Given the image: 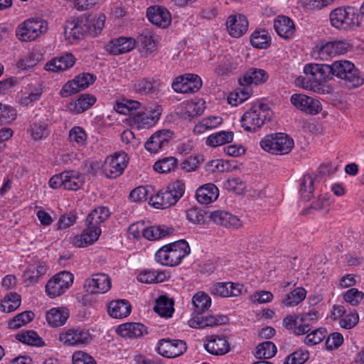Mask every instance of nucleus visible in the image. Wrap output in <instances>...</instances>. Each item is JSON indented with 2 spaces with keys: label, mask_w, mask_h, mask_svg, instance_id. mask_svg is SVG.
<instances>
[{
  "label": "nucleus",
  "mask_w": 364,
  "mask_h": 364,
  "mask_svg": "<svg viewBox=\"0 0 364 364\" xmlns=\"http://www.w3.org/2000/svg\"><path fill=\"white\" fill-rule=\"evenodd\" d=\"M191 252L188 243L180 240L164 245L155 254V260L164 266L175 267Z\"/></svg>",
  "instance_id": "f257e3e1"
},
{
  "label": "nucleus",
  "mask_w": 364,
  "mask_h": 364,
  "mask_svg": "<svg viewBox=\"0 0 364 364\" xmlns=\"http://www.w3.org/2000/svg\"><path fill=\"white\" fill-rule=\"evenodd\" d=\"M332 75L344 81L349 89H353L362 85L364 79L355 65L347 60H338L331 64Z\"/></svg>",
  "instance_id": "f03ea898"
},
{
  "label": "nucleus",
  "mask_w": 364,
  "mask_h": 364,
  "mask_svg": "<svg viewBox=\"0 0 364 364\" xmlns=\"http://www.w3.org/2000/svg\"><path fill=\"white\" fill-rule=\"evenodd\" d=\"M260 146L272 154H287L294 147V140L284 133H275L265 136L260 141Z\"/></svg>",
  "instance_id": "7ed1b4c3"
},
{
  "label": "nucleus",
  "mask_w": 364,
  "mask_h": 364,
  "mask_svg": "<svg viewBox=\"0 0 364 364\" xmlns=\"http://www.w3.org/2000/svg\"><path fill=\"white\" fill-rule=\"evenodd\" d=\"M185 184L177 181L173 183L171 188L160 191L149 198V204L158 209H166L174 204L183 196Z\"/></svg>",
  "instance_id": "20e7f679"
},
{
  "label": "nucleus",
  "mask_w": 364,
  "mask_h": 364,
  "mask_svg": "<svg viewBox=\"0 0 364 364\" xmlns=\"http://www.w3.org/2000/svg\"><path fill=\"white\" fill-rule=\"evenodd\" d=\"M48 29V23L46 21L32 18L24 21L18 26L16 35L21 41H31L46 33Z\"/></svg>",
  "instance_id": "39448f33"
},
{
  "label": "nucleus",
  "mask_w": 364,
  "mask_h": 364,
  "mask_svg": "<svg viewBox=\"0 0 364 364\" xmlns=\"http://www.w3.org/2000/svg\"><path fill=\"white\" fill-rule=\"evenodd\" d=\"M269 117V109L266 105H255L242 116V127L246 131L255 132Z\"/></svg>",
  "instance_id": "423d86ee"
},
{
  "label": "nucleus",
  "mask_w": 364,
  "mask_h": 364,
  "mask_svg": "<svg viewBox=\"0 0 364 364\" xmlns=\"http://www.w3.org/2000/svg\"><path fill=\"white\" fill-rule=\"evenodd\" d=\"M162 108L156 105L144 111L132 113L129 117L130 125L138 129H149L155 126L161 118Z\"/></svg>",
  "instance_id": "0eeeda50"
},
{
  "label": "nucleus",
  "mask_w": 364,
  "mask_h": 364,
  "mask_svg": "<svg viewBox=\"0 0 364 364\" xmlns=\"http://www.w3.org/2000/svg\"><path fill=\"white\" fill-rule=\"evenodd\" d=\"M331 25L338 29H348L360 25L358 14L354 8L339 7L330 14Z\"/></svg>",
  "instance_id": "6e6552de"
},
{
  "label": "nucleus",
  "mask_w": 364,
  "mask_h": 364,
  "mask_svg": "<svg viewBox=\"0 0 364 364\" xmlns=\"http://www.w3.org/2000/svg\"><path fill=\"white\" fill-rule=\"evenodd\" d=\"M73 275L67 271L54 275L47 282L46 291L50 298H55L64 294L73 283Z\"/></svg>",
  "instance_id": "1a4fd4ad"
},
{
  "label": "nucleus",
  "mask_w": 364,
  "mask_h": 364,
  "mask_svg": "<svg viewBox=\"0 0 364 364\" xmlns=\"http://www.w3.org/2000/svg\"><path fill=\"white\" fill-rule=\"evenodd\" d=\"M129 162L125 152H117L108 156L102 166V172L107 178H116L121 176Z\"/></svg>",
  "instance_id": "9d476101"
},
{
  "label": "nucleus",
  "mask_w": 364,
  "mask_h": 364,
  "mask_svg": "<svg viewBox=\"0 0 364 364\" xmlns=\"http://www.w3.org/2000/svg\"><path fill=\"white\" fill-rule=\"evenodd\" d=\"M96 76L89 73H83L76 76L73 80L66 82L60 90V94L63 97H67L86 89L93 84Z\"/></svg>",
  "instance_id": "9b49d317"
},
{
  "label": "nucleus",
  "mask_w": 364,
  "mask_h": 364,
  "mask_svg": "<svg viewBox=\"0 0 364 364\" xmlns=\"http://www.w3.org/2000/svg\"><path fill=\"white\" fill-rule=\"evenodd\" d=\"M92 339L87 330L80 328H72L59 334V341L68 346L87 345Z\"/></svg>",
  "instance_id": "f8f14e48"
},
{
  "label": "nucleus",
  "mask_w": 364,
  "mask_h": 364,
  "mask_svg": "<svg viewBox=\"0 0 364 364\" xmlns=\"http://www.w3.org/2000/svg\"><path fill=\"white\" fill-rule=\"evenodd\" d=\"M202 87L201 78L196 74H185L176 77L172 82V88L178 93H193Z\"/></svg>",
  "instance_id": "ddd939ff"
},
{
  "label": "nucleus",
  "mask_w": 364,
  "mask_h": 364,
  "mask_svg": "<svg viewBox=\"0 0 364 364\" xmlns=\"http://www.w3.org/2000/svg\"><path fill=\"white\" fill-rule=\"evenodd\" d=\"M112 287V280L109 275L104 273L92 274L85 279L84 288L90 294H105Z\"/></svg>",
  "instance_id": "4468645a"
},
{
  "label": "nucleus",
  "mask_w": 364,
  "mask_h": 364,
  "mask_svg": "<svg viewBox=\"0 0 364 364\" xmlns=\"http://www.w3.org/2000/svg\"><path fill=\"white\" fill-rule=\"evenodd\" d=\"M290 102L297 109L309 114H317L322 109L321 102L305 94H294L290 97Z\"/></svg>",
  "instance_id": "2eb2a0df"
},
{
  "label": "nucleus",
  "mask_w": 364,
  "mask_h": 364,
  "mask_svg": "<svg viewBox=\"0 0 364 364\" xmlns=\"http://www.w3.org/2000/svg\"><path fill=\"white\" fill-rule=\"evenodd\" d=\"M174 133L171 129H161L154 132L146 141L145 149L150 153H158L167 147Z\"/></svg>",
  "instance_id": "dca6fc26"
},
{
  "label": "nucleus",
  "mask_w": 364,
  "mask_h": 364,
  "mask_svg": "<svg viewBox=\"0 0 364 364\" xmlns=\"http://www.w3.org/2000/svg\"><path fill=\"white\" fill-rule=\"evenodd\" d=\"M352 49V45L347 41H329L318 48V58L323 60L336 55H343Z\"/></svg>",
  "instance_id": "f3484780"
},
{
  "label": "nucleus",
  "mask_w": 364,
  "mask_h": 364,
  "mask_svg": "<svg viewBox=\"0 0 364 364\" xmlns=\"http://www.w3.org/2000/svg\"><path fill=\"white\" fill-rule=\"evenodd\" d=\"M187 349L182 340L161 339L158 343L156 351L166 358H176L182 355Z\"/></svg>",
  "instance_id": "a211bd4d"
},
{
  "label": "nucleus",
  "mask_w": 364,
  "mask_h": 364,
  "mask_svg": "<svg viewBox=\"0 0 364 364\" xmlns=\"http://www.w3.org/2000/svg\"><path fill=\"white\" fill-rule=\"evenodd\" d=\"M149 21L158 27L166 28L171 23V16L169 11L162 6H149L146 11Z\"/></svg>",
  "instance_id": "6ab92c4d"
},
{
  "label": "nucleus",
  "mask_w": 364,
  "mask_h": 364,
  "mask_svg": "<svg viewBox=\"0 0 364 364\" xmlns=\"http://www.w3.org/2000/svg\"><path fill=\"white\" fill-rule=\"evenodd\" d=\"M209 218L215 224L227 228L237 229L242 225V222L239 217L225 210L213 211Z\"/></svg>",
  "instance_id": "aec40b11"
},
{
  "label": "nucleus",
  "mask_w": 364,
  "mask_h": 364,
  "mask_svg": "<svg viewBox=\"0 0 364 364\" xmlns=\"http://www.w3.org/2000/svg\"><path fill=\"white\" fill-rule=\"evenodd\" d=\"M136 46V41L132 37L121 36L109 41L106 46V50L114 55L129 53Z\"/></svg>",
  "instance_id": "412c9836"
},
{
  "label": "nucleus",
  "mask_w": 364,
  "mask_h": 364,
  "mask_svg": "<svg viewBox=\"0 0 364 364\" xmlns=\"http://www.w3.org/2000/svg\"><path fill=\"white\" fill-rule=\"evenodd\" d=\"M304 73L321 84L331 78L332 75L331 64L309 63L304 66Z\"/></svg>",
  "instance_id": "4be33fe9"
},
{
  "label": "nucleus",
  "mask_w": 364,
  "mask_h": 364,
  "mask_svg": "<svg viewBox=\"0 0 364 364\" xmlns=\"http://www.w3.org/2000/svg\"><path fill=\"white\" fill-rule=\"evenodd\" d=\"M86 33V24L82 19L69 20L64 24L65 37L72 43L83 38Z\"/></svg>",
  "instance_id": "5701e85b"
},
{
  "label": "nucleus",
  "mask_w": 364,
  "mask_h": 364,
  "mask_svg": "<svg viewBox=\"0 0 364 364\" xmlns=\"http://www.w3.org/2000/svg\"><path fill=\"white\" fill-rule=\"evenodd\" d=\"M28 132L34 141H41L46 139L50 134L48 119L46 116L36 115Z\"/></svg>",
  "instance_id": "b1692460"
},
{
  "label": "nucleus",
  "mask_w": 364,
  "mask_h": 364,
  "mask_svg": "<svg viewBox=\"0 0 364 364\" xmlns=\"http://www.w3.org/2000/svg\"><path fill=\"white\" fill-rule=\"evenodd\" d=\"M204 348L209 353L215 355H223L230 351V346L225 337L215 335L206 338Z\"/></svg>",
  "instance_id": "393cba45"
},
{
  "label": "nucleus",
  "mask_w": 364,
  "mask_h": 364,
  "mask_svg": "<svg viewBox=\"0 0 364 364\" xmlns=\"http://www.w3.org/2000/svg\"><path fill=\"white\" fill-rule=\"evenodd\" d=\"M226 25L229 34L233 38L241 37L248 29V21L242 14L229 16Z\"/></svg>",
  "instance_id": "a878e982"
},
{
  "label": "nucleus",
  "mask_w": 364,
  "mask_h": 364,
  "mask_svg": "<svg viewBox=\"0 0 364 364\" xmlns=\"http://www.w3.org/2000/svg\"><path fill=\"white\" fill-rule=\"evenodd\" d=\"M86 228L80 235L73 238V244L77 247H83L95 242L101 235L100 228L86 225Z\"/></svg>",
  "instance_id": "bb28decb"
},
{
  "label": "nucleus",
  "mask_w": 364,
  "mask_h": 364,
  "mask_svg": "<svg viewBox=\"0 0 364 364\" xmlns=\"http://www.w3.org/2000/svg\"><path fill=\"white\" fill-rule=\"evenodd\" d=\"M243 285L232 282H218L212 287L213 294L221 297L238 296L242 294Z\"/></svg>",
  "instance_id": "cd10ccee"
},
{
  "label": "nucleus",
  "mask_w": 364,
  "mask_h": 364,
  "mask_svg": "<svg viewBox=\"0 0 364 364\" xmlns=\"http://www.w3.org/2000/svg\"><path fill=\"white\" fill-rule=\"evenodd\" d=\"M228 318L224 315H209L205 316H196L188 321L191 328H203L208 326H215L225 324Z\"/></svg>",
  "instance_id": "c85d7f7f"
},
{
  "label": "nucleus",
  "mask_w": 364,
  "mask_h": 364,
  "mask_svg": "<svg viewBox=\"0 0 364 364\" xmlns=\"http://www.w3.org/2000/svg\"><path fill=\"white\" fill-rule=\"evenodd\" d=\"M48 267L43 262H38L28 266L23 272V283L31 286L36 282L47 273Z\"/></svg>",
  "instance_id": "c756f323"
},
{
  "label": "nucleus",
  "mask_w": 364,
  "mask_h": 364,
  "mask_svg": "<svg viewBox=\"0 0 364 364\" xmlns=\"http://www.w3.org/2000/svg\"><path fill=\"white\" fill-rule=\"evenodd\" d=\"M219 196V189L211 183L200 186L196 191V198L200 204H210L215 201Z\"/></svg>",
  "instance_id": "7c9ffc66"
},
{
  "label": "nucleus",
  "mask_w": 364,
  "mask_h": 364,
  "mask_svg": "<svg viewBox=\"0 0 364 364\" xmlns=\"http://www.w3.org/2000/svg\"><path fill=\"white\" fill-rule=\"evenodd\" d=\"M274 28L277 34L284 39L293 38L296 31L294 21L285 16H278L274 20Z\"/></svg>",
  "instance_id": "2f4dec72"
},
{
  "label": "nucleus",
  "mask_w": 364,
  "mask_h": 364,
  "mask_svg": "<svg viewBox=\"0 0 364 364\" xmlns=\"http://www.w3.org/2000/svg\"><path fill=\"white\" fill-rule=\"evenodd\" d=\"M132 311L130 303L126 299H117L107 304L109 315L115 318H122L129 316Z\"/></svg>",
  "instance_id": "473e14b6"
},
{
  "label": "nucleus",
  "mask_w": 364,
  "mask_h": 364,
  "mask_svg": "<svg viewBox=\"0 0 364 364\" xmlns=\"http://www.w3.org/2000/svg\"><path fill=\"white\" fill-rule=\"evenodd\" d=\"M269 77L267 73L259 68H250L239 79L241 86H247L251 84L259 85L265 82Z\"/></svg>",
  "instance_id": "72a5a7b5"
},
{
  "label": "nucleus",
  "mask_w": 364,
  "mask_h": 364,
  "mask_svg": "<svg viewBox=\"0 0 364 364\" xmlns=\"http://www.w3.org/2000/svg\"><path fill=\"white\" fill-rule=\"evenodd\" d=\"M75 63V56L71 53H66L64 55L55 58L48 62L45 68L48 71L60 72L73 67Z\"/></svg>",
  "instance_id": "f704fd0d"
},
{
  "label": "nucleus",
  "mask_w": 364,
  "mask_h": 364,
  "mask_svg": "<svg viewBox=\"0 0 364 364\" xmlns=\"http://www.w3.org/2000/svg\"><path fill=\"white\" fill-rule=\"evenodd\" d=\"M298 316L296 314L288 315L283 318V326L291 331L292 333L296 336L304 335L311 331V326L309 324L300 323L298 321Z\"/></svg>",
  "instance_id": "c9c22d12"
},
{
  "label": "nucleus",
  "mask_w": 364,
  "mask_h": 364,
  "mask_svg": "<svg viewBox=\"0 0 364 364\" xmlns=\"http://www.w3.org/2000/svg\"><path fill=\"white\" fill-rule=\"evenodd\" d=\"M97 101L91 94H82L79 97L68 104L69 110L75 114H80L91 107Z\"/></svg>",
  "instance_id": "e433bc0d"
},
{
  "label": "nucleus",
  "mask_w": 364,
  "mask_h": 364,
  "mask_svg": "<svg viewBox=\"0 0 364 364\" xmlns=\"http://www.w3.org/2000/svg\"><path fill=\"white\" fill-rule=\"evenodd\" d=\"M181 107V114L184 119H193L201 115L205 108L204 101L200 99L184 102Z\"/></svg>",
  "instance_id": "4c0bfd02"
},
{
  "label": "nucleus",
  "mask_w": 364,
  "mask_h": 364,
  "mask_svg": "<svg viewBox=\"0 0 364 364\" xmlns=\"http://www.w3.org/2000/svg\"><path fill=\"white\" fill-rule=\"evenodd\" d=\"M170 275L166 271L156 269H146L137 276L140 282L145 284L160 283L168 280Z\"/></svg>",
  "instance_id": "58836bf2"
},
{
  "label": "nucleus",
  "mask_w": 364,
  "mask_h": 364,
  "mask_svg": "<svg viewBox=\"0 0 364 364\" xmlns=\"http://www.w3.org/2000/svg\"><path fill=\"white\" fill-rule=\"evenodd\" d=\"M109 215V210L107 207L99 206L88 214L85 220V225L100 228V224L107 220Z\"/></svg>",
  "instance_id": "ea45409f"
},
{
  "label": "nucleus",
  "mask_w": 364,
  "mask_h": 364,
  "mask_svg": "<svg viewBox=\"0 0 364 364\" xmlns=\"http://www.w3.org/2000/svg\"><path fill=\"white\" fill-rule=\"evenodd\" d=\"M146 327L141 323H125L118 327V333L122 337L137 338L146 333Z\"/></svg>",
  "instance_id": "a19ab883"
},
{
  "label": "nucleus",
  "mask_w": 364,
  "mask_h": 364,
  "mask_svg": "<svg viewBox=\"0 0 364 364\" xmlns=\"http://www.w3.org/2000/svg\"><path fill=\"white\" fill-rule=\"evenodd\" d=\"M69 314V311L66 308H53L48 311L46 320L50 326L58 327L65 323Z\"/></svg>",
  "instance_id": "79ce46f5"
},
{
  "label": "nucleus",
  "mask_w": 364,
  "mask_h": 364,
  "mask_svg": "<svg viewBox=\"0 0 364 364\" xmlns=\"http://www.w3.org/2000/svg\"><path fill=\"white\" fill-rule=\"evenodd\" d=\"M64 174V189L77 191L84 183L82 175L75 171H63Z\"/></svg>",
  "instance_id": "37998d69"
},
{
  "label": "nucleus",
  "mask_w": 364,
  "mask_h": 364,
  "mask_svg": "<svg viewBox=\"0 0 364 364\" xmlns=\"http://www.w3.org/2000/svg\"><path fill=\"white\" fill-rule=\"evenodd\" d=\"M173 231L174 229L171 227L164 225L151 226L145 228L144 237L149 240L154 241L173 233Z\"/></svg>",
  "instance_id": "c03bdc74"
},
{
  "label": "nucleus",
  "mask_w": 364,
  "mask_h": 364,
  "mask_svg": "<svg viewBox=\"0 0 364 364\" xmlns=\"http://www.w3.org/2000/svg\"><path fill=\"white\" fill-rule=\"evenodd\" d=\"M223 123V118L219 116H210L203 118L193 128V132L198 134H203L208 130L217 128Z\"/></svg>",
  "instance_id": "a18cd8bd"
},
{
  "label": "nucleus",
  "mask_w": 364,
  "mask_h": 364,
  "mask_svg": "<svg viewBox=\"0 0 364 364\" xmlns=\"http://www.w3.org/2000/svg\"><path fill=\"white\" fill-rule=\"evenodd\" d=\"M271 36L265 30L255 31L250 37L251 45L259 49H266L271 45Z\"/></svg>",
  "instance_id": "49530a36"
},
{
  "label": "nucleus",
  "mask_w": 364,
  "mask_h": 364,
  "mask_svg": "<svg viewBox=\"0 0 364 364\" xmlns=\"http://www.w3.org/2000/svg\"><path fill=\"white\" fill-rule=\"evenodd\" d=\"M233 136L232 132L221 131L215 132L206 139L205 144L209 146L216 147L231 142Z\"/></svg>",
  "instance_id": "de8ad7c7"
},
{
  "label": "nucleus",
  "mask_w": 364,
  "mask_h": 364,
  "mask_svg": "<svg viewBox=\"0 0 364 364\" xmlns=\"http://www.w3.org/2000/svg\"><path fill=\"white\" fill-rule=\"evenodd\" d=\"M105 16L100 14L97 16L85 20L87 33L92 36H96L100 33L105 26Z\"/></svg>",
  "instance_id": "09e8293b"
},
{
  "label": "nucleus",
  "mask_w": 364,
  "mask_h": 364,
  "mask_svg": "<svg viewBox=\"0 0 364 364\" xmlns=\"http://www.w3.org/2000/svg\"><path fill=\"white\" fill-rule=\"evenodd\" d=\"M21 296L17 293H9L4 297L0 305V310L4 313L16 311L21 305Z\"/></svg>",
  "instance_id": "8fccbe9b"
},
{
  "label": "nucleus",
  "mask_w": 364,
  "mask_h": 364,
  "mask_svg": "<svg viewBox=\"0 0 364 364\" xmlns=\"http://www.w3.org/2000/svg\"><path fill=\"white\" fill-rule=\"evenodd\" d=\"M157 81L154 78H140L136 80L134 85V90L141 95H148L156 90Z\"/></svg>",
  "instance_id": "3c124183"
},
{
  "label": "nucleus",
  "mask_w": 364,
  "mask_h": 364,
  "mask_svg": "<svg viewBox=\"0 0 364 364\" xmlns=\"http://www.w3.org/2000/svg\"><path fill=\"white\" fill-rule=\"evenodd\" d=\"M192 304L194 311L200 314L209 309L211 305V299L208 294L198 291L193 296Z\"/></svg>",
  "instance_id": "603ef678"
},
{
  "label": "nucleus",
  "mask_w": 364,
  "mask_h": 364,
  "mask_svg": "<svg viewBox=\"0 0 364 364\" xmlns=\"http://www.w3.org/2000/svg\"><path fill=\"white\" fill-rule=\"evenodd\" d=\"M315 178L314 175L305 174L301 181L299 193L304 200H309L313 196Z\"/></svg>",
  "instance_id": "864d4df0"
},
{
  "label": "nucleus",
  "mask_w": 364,
  "mask_h": 364,
  "mask_svg": "<svg viewBox=\"0 0 364 364\" xmlns=\"http://www.w3.org/2000/svg\"><path fill=\"white\" fill-rule=\"evenodd\" d=\"M173 302L165 296H161L154 306V311L161 316L171 317L173 312Z\"/></svg>",
  "instance_id": "5fc2aeb1"
},
{
  "label": "nucleus",
  "mask_w": 364,
  "mask_h": 364,
  "mask_svg": "<svg viewBox=\"0 0 364 364\" xmlns=\"http://www.w3.org/2000/svg\"><path fill=\"white\" fill-rule=\"evenodd\" d=\"M306 291L303 287H298L287 294L282 304L287 307L295 306L305 299Z\"/></svg>",
  "instance_id": "6e6d98bb"
},
{
  "label": "nucleus",
  "mask_w": 364,
  "mask_h": 364,
  "mask_svg": "<svg viewBox=\"0 0 364 364\" xmlns=\"http://www.w3.org/2000/svg\"><path fill=\"white\" fill-rule=\"evenodd\" d=\"M33 318L34 314L33 311H23L9 321V328L11 329H18L31 322Z\"/></svg>",
  "instance_id": "4d7b16f0"
},
{
  "label": "nucleus",
  "mask_w": 364,
  "mask_h": 364,
  "mask_svg": "<svg viewBox=\"0 0 364 364\" xmlns=\"http://www.w3.org/2000/svg\"><path fill=\"white\" fill-rule=\"evenodd\" d=\"M276 346L271 341H266L257 346L255 356L258 359H269L275 355Z\"/></svg>",
  "instance_id": "13d9d810"
},
{
  "label": "nucleus",
  "mask_w": 364,
  "mask_h": 364,
  "mask_svg": "<svg viewBox=\"0 0 364 364\" xmlns=\"http://www.w3.org/2000/svg\"><path fill=\"white\" fill-rule=\"evenodd\" d=\"M237 68V63L230 60V56L220 58L215 67V73L218 75H228Z\"/></svg>",
  "instance_id": "bf43d9fd"
},
{
  "label": "nucleus",
  "mask_w": 364,
  "mask_h": 364,
  "mask_svg": "<svg viewBox=\"0 0 364 364\" xmlns=\"http://www.w3.org/2000/svg\"><path fill=\"white\" fill-rule=\"evenodd\" d=\"M177 159L173 156L166 157L156 161L154 169L161 173H166L174 170L177 166Z\"/></svg>",
  "instance_id": "052dcab7"
},
{
  "label": "nucleus",
  "mask_w": 364,
  "mask_h": 364,
  "mask_svg": "<svg viewBox=\"0 0 364 364\" xmlns=\"http://www.w3.org/2000/svg\"><path fill=\"white\" fill-rule=\"evenodd\" d=\"M17 340L25 344L41 346L43 341L33 331H27L16 336Z\"/></svg>",
  "instance_id": "680f3d73"
},
{
  "label": "nucleus",
  "mask_w": 364,
  "mask_h": 364,
  "mask_svg": "<svg viewBox=\"0 0 364 364\" xmlns=\"http://www.w3.org/2000/svg\"><path fill=\"white\" fill-rule=\"evenodd\" d=\"M242 87V88H237L229 95L228 101L232 106H237L242 104L250 97V93L245 87L246 86Z\"/></svg>",
  "instance_id": "e2e57ef3"
},
{
  "label": "nucleus",
  "mask_w": 364,
  "mask_h": 364,
  "mask_svg": "<svg viewBox=\"0 0 364 364\" xmlns=\"http://www.w3.org/2000/svg\"><path fill=\"white\" fill-rule=\"evenodd\" d=\"M203 161V156L200 154L190 156L181 162V168L186 172L194 171Z\"/></svg>",
  "instance_id": "0e129e2a"
},
{
  "label": "nucleus",
  "mask_w": 364,
  "mask_h": 364,
  "mask_svg": "<svg viewBox=\"0 0 364 364\" xmlns=\"http://www.w3.org/2000/svg\"><path fill=\"white\" fill-rule=\"evenodd\" d=\"M309 358V353L306 350L298 349L289 355L284 364H303Z\"/></svg>",
  "instance_id": "69168bd1"
},
{
  "label": "nucleus",
  "mask_w": 364,
  "mask_h": 364,
  "mask_svg": "<svg viewBox=\"0 0 364 364\" xmlns=\"http://www.w3.org/2000/svg\"><path fill=\"white\" fill-rule=\"evenodd\" d=\"M41 59V55L36 52H30L17 63L19 68L26 70L34 67Z\"/></svg>",
  "instance_id": "338daca9"
},
{
  "label": "nucleus",
  "mask_w": 364,
  "mask_h": 364,
  "mask_svg": "<svg viewBox=\"0 0 364 364\" xmlns=\"http://www.w3.org/2000/svg\"><path fill=\"white\" fill-rule=\"evenodd\" d=\"M326 331L323 328L312 331L304 339V343L307 346H314L320 343L326 336Z\"/></svg>",
  "instance_id": "774afa93"
}]
</instances>
